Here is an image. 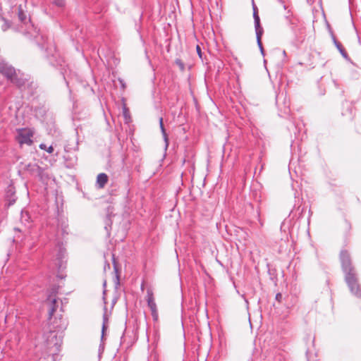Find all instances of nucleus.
<instances>
[{
  "label": "nucleus",
  "mask_w": 361,
  "mask_h": 361,
  "mask_svg": "<svg viewBox=\"0 0 361 361\" xmlns=\"http://www.w3.org/2000/svg\"><path fill=\"white\" fill-rule=\"evenodd\" d=\"M282 294L280 293H278L276 295V297H275V299L276 300H277L278 302H281V300H282Z\"/></svg>",
  "instance_id": "24"
},
{
  "label": "nucleus",
  "mask_w": 361,
  "mask_h": 361,
  "mask_svg": "<svg viewBox=\"0 0 361 361\" xmlns=\"http://www.w3.org/2000/svg\"><path fill=\"white\" fill-rule=\"evenodd\" d=\"M32 137L33 132L30 129L20 128L17 130L16 140L21 146L23 145H31L33 142Z\"/></svg>",
  "instance_id": "4"
},
{
  "label": "nucleus",
  "mask_w": 361,
  "mask_h": 361,
  "mask_svg": "<svg viewBox=\"0 0 361 361\" xmlns=\"http://www.w3.org/2000/svg\"><path fill=\"white\" fill-rule=\"evenodd\" d=\"M108 226H110V223H107V222H106V226H105V229H106V231H108Z\"/></svg>",
  "instance_id": "29"
},
{
  "label": "nucleus",
  "mask_w": 361,
  "mask_h": 361,
  "mask_svg": "<svg viewBox=\"0 0 361 361\" xmlns=\"http://www.w3.org/2000/svg\"><path fill=\"white\" fill-rule=\"evenodd\" d=\"M151 314H152V317L153 318V320L154 321H157L158 320V311L156 310L154 312H151Z\"/></svg>",
  "instance_id": "22"
},
{
  "label": "nucleus",
  "mask_w": 361,
  "mask_h": 361,
  "mask_svg": "<svg viewBox=\"0 0 361 361\" xmlns=\"http://www.w3.org/2000/svg\"><path fill=\"white\" fill-rule=\"evenodd\" d=\"M334 83L335 86L338 87V85L336 80H334Z\"/></svg>",
  "instance_id": "32"
},
{
  "label": "nucleus",
  "mask_w": 361,
  "mask_h": 361,
  "mask_svg": "<svg viewBox=\"0 0 361 361\" xmlns=\"http://www.w3.org/2000/svg\"><path fill=\"white\" fill-rule=\"evenodd\" d=\"M27 87H30L31 89H35L37 87V85L35 84L33 82H31L30 83H27Z\"/></svg>",
  "instance_id": "26"
},
{
  "label": "nucleus",
  "mask_w": 361,
  "mask_h": 361,
  "mask_svg": "<svg viewBox=\"0 0 361 361\" xmlns=\"http://www.w3.org/2000/svg\"><path fill=\"white\" fill-rule=\"evenodd\" d=\"M196 50H197V53L200 59H202V52L201 48L199 45L196 46Z\"/></svg>",
  "instance_id": "23"
},
{
  "label": "nucleus",
  "mask_w": 361,
  "mask_h": 361,
  "mask_svg": "<svg viewBox=\"0 0 361 361\" xmlns=\"http://www.w3.org/2000/svg\"><path fill=\"white\" fill-rule=\"evenodd\" d=\"M253 18L255 31H258L259 30H263V28L260 25V19L257 13V8L255 6H253Z\"/></svg>",
  "instance_id": "12"
},
{
  "label": "nucleus",
  "mask_w": 361,
  "mask_h": 361,
  "mask_svg": "<svg viewBox=\"0 0 361 361\" xmlns=\"http://www.w3.org/2000/svg\"><path fill=\"white\" fill-rule=\"evenodd\" d=\"M255 32H256V38H257V45L260 49L262 54L264 55V49L262 47V41H261L262 35L263 34V30H259L258 31H255Z\"/></svg>",
  "instance_id": "14"
},
{
  "label": "nucleus",
  "mask_w": 361,
  "mask_h": 361,
  "mask_svg": "<svg viewBox=\"0 0 361 361\" xmlns=\"http://www.w3.org/2000/svg\"><path fill=\"white\" fill-rule=\"evenodd\" d=\"M108 319L106 316V314L103 317V324H102V338L104 337V331L106 329V323L107 322Z\"/></svg>",
  "instance_id": "19"
},
{
  "label": "nucleus",
  "mask_w": 361,
  "mask_h": 361,
  "mask_svg": "<svg viewBox=\"0 0 361 361\" xmlns=\"http://www.w3.org/2000/svg\"><path fill=\"white\" fill-rule=\"evenodd\" d=\"M9 26L10 25H9L8 23L6 20H5L4 24L2 25V30L4 31H5L9 27Z\"/></svg>",
  "instance_id": "25"
},
{
  "label": "nucleus",
  "mask_w": 361,
  "mask_h": 361,
  "mask_svg": "<svg viewBox=\"0 0 361 361\" xmlns=\"http://www.w3.org/2000/svg\"><path fill=\"white\" fill-rule=\"evenodd\" d=\"M39 148L42 149L46 150L49 154H51L54 152V148L52 146H49V147H47V145L44 143H42L39 145Z\"/></svg>",
  "instance_id": "17"
},
{
  "label": "nucleus",
  "mask_w": 361,
  "mask_h": 361,
  "mask_svg": "<svg viewBox=\"0 0 361 361\" xmlns=\"http://www.w3.org/2000/svg\"><path fill=\"white\" fill-rule=\"evenodd\" d=\"M106 221H110V219L109 217H107Z\"/></svg>",
  "instance_id": "34"
},
{
  "label": "nucleus",
  "mask_w": 361,
  "mask_h": 361,
  "mask_svg": "<svg viewBox=\"0 0 361 361\" xmlns=\"http://www.w3.org/2000/svg\"><path fill=\"white\" fill-rule=\"evenodd\" d=\"M331 37L334 45L339 51L342 56L345 59H348V54L345 50V49L343 47L342 44L336 39V37L333 34L331 35Z\"/></svg>",
  "instance_id": "10"
},
{
  "label": "nucleus",
  "mask_w": 361,
  "mask_h": 361,
  "mask_svg": "<svg viewBox=\"0 0 361 361\" xmlns=\"http://www.w3.org/2000/svg\"><path fill=\"white\" fill-rule=\"evenodd\" d=\"M290 111V105H289V102H286L285 101L284 102V109H283V111L285 114H288Z\"/></svg>",
  "instance_id": "21"
},
{
  "label": "nucleus",
  "mask_w": 361,
  "mask_h": 361,
  "mask_svg": "<svg viewBox=\"0 0 361 361\" xmlns=\"http://www.w3.org/2000/svg\"><path fill=\"white\" fill-rule=\"evenodd\" d=\"M10 81L19 88H25L27 83V80L25 78L24 75H20L17 73H16V75L13 76Z\"/></svg>",
  "instance_id": "7"
},
{
  "label": "nucleus",
  "mask_w": 361,
  "mask_h": 361,
  "mask_svg": "<svg viewBox=\"0 0 361 361\" xmlns=\"http://www.w3.org/2000/svg\"><path fill=\"white\" fill-rule=\"evenodd\" d=\"M16 69L4 61L0 62V73L5 76L8 80L16 75Z\"/></svg>",
  "instance_id": "6"
},
{
  "label": "nucleus",
  "mask_w": 361,
  "mask_h": 361,
  "mask_svg": "<svg viewBox=\"0 0 361 361\" xmlns=\"http://www.w3.org/2000/svg\"><path fill=\"white\" fill-rule=\"evenodd\" d=\"M146 300L147 302V305L149 307L151 312H154L157 310V304L154 300V294L151 289H147V296Z\"/></svg>",
  "instance_id": "9"
},
{
  "label": "nucleus",
  "mask_w": 361,
  "mask_h": 361,
  "mask_svg": "<svg viewBox=\"0 0 361 361\" xmlns=\"http://www.w3.org/2000/svg\"><path fill=\"white\" fill-rule=\"evenodd\" d=\"M340 259L345 273V280L350 292L355 296L361 298V288L358 283L355 269L351 264L349 253L346 250H342Z\"/></svg>",
  "instance_id": "1"
},
{
  "label": "nucleus",
  "mask_w": 361,
  "mask_h": 361,
  "mask_svg": "<svg viewBox=\"0 0 361 361\" xmlns=\"http://www.w3.org/2000/svg\"><path fill=\"white\" fill-rule=\"evenodd\" d=\"M108 176L104 173L98 174L97 177V185L99 188H103L108 182Z\"/></svg>",
  "instance_id": "11"
},
{
  "label": "nucleus",
  "mask_w": 361,
  "mask_h": 361,
  "mask_svg": "<svg viewBox=\"0 0 361 361\" xmlns=\"http://www.w3.org/2000/svg\"><path fill=\"white\" fill-rule=\"evenodd\" d=\"M175 62L178 66V67L180 68V69L181 71H184L185 65H184L183 62L180 59H177Z\"/></svg>",
  "instance_id": "20"
},
{
  "label": "nucleus",
  "mask_w": 361,
  "mask_h": 361,
  "mask_svg": "<svg viewBox=\"0 0 361 361\" xmlns=\"http://www.w3.org/2000/svg\"><path fill=\"white\" fill-rule=\"evenodd\" d=\"M17 10L19 20L23 24L27 25V28L25 32V34L30 37L35 38L37 41V43L42 49H45L46 50L50 49V51L51 52V54L54 56V54H52L51 48H49L45 44V43H48L47 38L38 33L37 28L31 23L30 17L27 16L26 1H25L22 4H20L18 6Z\"/></svg>",
  "instance_id": "2"
},
{
  "label": "nucleus",
  "mask_w": 361,
  "mask_h": 361,
  "mask_svg": "<svg viewBox=\"0 0 361 361\" xmlns=\"http://www.w3.org/2000/svg\"><path fill=\"white\" fill-rule=\"evenodd\" d=\"M64 149L67 152H69L72 150L77 151L78 149V142H76L75 143H74L73 146H71L70 144H68L64 147Z\"/></svg>",
  "instance_id": "16"
},
{
  "label": "nucleus",
  "mask_w": 361,
  "mask_h": 361,
  "mask_svg": "<svg viewBox=\"0 0 361 361\" xmlns=\"http://www.w3.org/2000/svg\"><path fill=\"white\" fill-rule=\"evenodd\" d=\"M5 197L8 202V206L13 205L16 202V190L13 185H10L7 187Z\"/></svg>",
  "instance_id": "8"
},
{
  "label": "nucleus",
  "mask_w": 361,
  "mask_h": 361,
  "mask_svg": "<svg viewBox=\"0 0 361 361\" xmlns=\"http://www.w3.org/2000/svg\"><path fill=\"white\" fill-rule=\"evenodd\" d=\"M66 226L62 229L63 233H68V232L66 231Z\"/></svg>",
  "instance_id": "30"
},
{
  "label": "nucleus",
  "mask_w": 361,
  "mask_h": 361,
  "mask_svg": "<svg viewBox=\"0 0 361 361\" xmlns=\"http://www.w3.org/2000/svg\"><path fill=\"white\" fill-rule=\"evenodd\" d=\"M123 115L126 119L128 117V109L126 107L123 108Z\"/></svg>",
  "instance_id": "28"
},
{
  "label": "nucleus",
  "mask_w": 361,
  "mask_h": 361,
  "mask_svg": "<svg viewBox=\"0 0 361 361\" xmlns=\"http://www.w3.org/2000/svg\"><path fill=\"white\" fill-rule=\"evenodd\" d=\"M283 94H281V95H277L276 96V104L277 105H279V102H280V99H281V97H283Z\"/></svg>",
  "instance_id": "27"
},
{
  "label": "nucleus",
  "mask_w": 361,
  "mask_h": 361,
  "mask_svg": "<svg viewBox=\"0 0 361 361\" xmlns=\"http://www.w3.org/2000/svg\"><path fill=\"white\" fill-rule=\"evenodd\" d=\"M63 78L66 80V84L68 85V82L67 81L66 77L64 74H63Z\"/></svg>",
  "instance_id": "31"
},
{
  "label": "nucleus",
  "mask_w": 361,
  "mask_h": 361,
  "mask_svg": "<svg viewBox=\"0 0 361 361\" xmlns=\"http://www.w3.org/2000/svg\"><path fill=\"white\" fill-rule=\"evenodd\" d=\"M47 300L51 301V307L49 310V319H51L52 316L54 315V312L56 310V299L51 298V296L49 295Z\"/></svg>",
  "instance_id": "13"
},
{
  "label": "nucleus",
  "mask_w": 361,
  "mask_h": 361,
  "mask_svg": "<svg viewBox=\"0 0 361 361\" xmlns=\"http://www.w3.org/2000/svg\"><path fill=\"white\" fill-rule=\"evenodd\" d=\"M159 126H160V129H161V131L165 143H166V147H167L168 145H169L168 136H167V134L166 133V130L164 128V123H163V118L161 117L159 118Z\"/></svg>",
  "instance_id": "15"
},
{
  "label": "nucleus",
  "mask_w": 361,
  "mask_h": 361,
  "mask_svg": "<svg viewBox=\"0 0 361 361\" xmlns=\"http://www.w3.org/2000/svg\"><path fill=\"white\" fill-rule=\"evenodd\" d=\"M53 4L59 8H63L66 5V0H54Z\"/></svg>",
  "instance_id": "18"
},
{
  "label": "nucleus",
  "mask_w": 361,
  "mask_h": 361,
  "mask_svg": "<svg viewBox=\"0 0 361 361\" xmlns=\"http://www.w3.org/2000/svg\"><path fill=\"white\" fill-rule=\"evenodd\" d=\"M54 252H56V265L59 269H61L63 267V259H66V248L63 243H58Z\"/></svg>",
  "instance_id": "5"
},
{
  "label": "nucleus",
  "mask_w": 361,
  "mask_h": 361,
  "mask_svg": "<svg viewBox=\"0 0 361 361\" xmlns=\"http://www.w3.org/2000/svg\"><path fill=\"white\" fill-rule=\"evenodd\" d=\"M114 269L116 271V264H115V260L114 259Z\"/></svg>",
  "instance_id": "33"
},
{
  "label": "nucleus",
  "mask_w": 361,
  "mask_h": 361,
  "mask_svg": "<svg viewBox=\"0 0 361 361\" xmlns=\"http://www.w3.org/2000/svg\"><path fill=\"white\" fill-rule=\"evenodd\" d=\"M44 338L49 348H55L56 350H59L62 343V337L56 330H51L50 328L48 332H44Z\"/></svg>",
  "instance_id": "3"
}]
</instances>
